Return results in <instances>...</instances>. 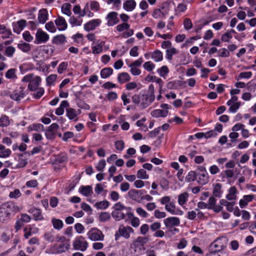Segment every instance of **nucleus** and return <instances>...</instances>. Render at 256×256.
Here are the masks:
<instances>
[{"label": "nucleus", "mask_w": 256, "mask_h": 256, "mask_svg": "<svg viewBox=\"0 0 256 256\" xmlns=\"http://www.w3.org/2000/svg\"><path fill=\"white\" fill-rule=\"evenodd\" d=\"M164 9V7L162 8H157L154 10L152 13V16L154 18L156 19H160L164 18L166 16V14L162 12Z\"/></svg>", "instance_id": "obj_35"}, {"label": "nucleus", "mask_w": 256, "mask_h": 256, "mask_svg": "<svg viewBox=\"0 0 256 256\" xmlns=\"http://www.w3.org/2000/svg\"><path fill=\"white\" fill-rule=\"evenodd\" d=\"M198 182L202 185L207 184L209 181V176L204 168L203 170L198 174Z\"/></svg>", "instance_id": "obj_18"}, {"label": "nucleus", "mask_w": 256, "mask_h": 256, "mask_svg": "<svg viewBox=\"0 0 256 256\" xmlns=\"http://www.w3.org/2000/svg\"><path fill=\"white\" fill-rule=\"evenodd\" d=\"M137 177L141 179H148V175L147 174L146 172L144 169H140L138 171Z\"/></svg>", "instance_id": "obj_57"}, {"label": "nucleus", "mask_w": 256, "mask_h": 256, "mask_svg": "<svg viewBox=\"0 0 256 256\" xmlns=\"http://www.w3.org/2000/svg\"><path fill=\"white\" fill-rule=\"evenodd\" d=\"M164 223L168 230V232L174 234L176 231V218H168L164 220Z\"/></svg>", "instance_id": "obj_10"}, {"label": "nucleus", "mask_w": 256, "mask_h": 256, "mask_svg": "<svg viewBox=\"0 0 256 256\" xmlns=\"http://www.w3.org/2000/svg\"><path fill=\"white\" fill-rule=\"evenodd\" d=\"M206 256H226V254L222 251L210 250V251L206 254Z\"/></svg>", "instance_id": "obj_58"}, {"label": "nucleus", "mask_w": 256, "mask_h": 256, "mask_svg": "<svg viewBox=\"0 0 256 256\" xmlns=\"http://www.w3.org/2000/svg\"><path fill=\"white\" fill-rule=\"evenodd\" d=\"M158 72L162 77L165 78L168 73V68L166 66H162L157 70Z\"/></svg>", "instance_id": "obj_48"}, {"label": "nucleus", "mask_w": 256, "mask_h": 256, "mask_svg": "<svg viewBox=\"0 0 256 256\" xmlns=\"http://www.w3.org/2000/svg\"><path fill=\"white\" fill-rule=\"evenodd\" d=\"M136 4L134 0H126L123 4V8L126 11L133 10L136 6Z\"/></svg>", "instance_id": "obj_25"}, {"label": "nucleus", "mask_w": 256, "mask_h": 256, "mask_svg": "<svg viewBox=\"0 0 256 256\" xmlns=\"http://www.w3.org/2000/svg\"><path fill=\"white\" fill-rule=\"evenodd\" d=\"M110 218V214L108 212H104L101 213L99 216V220L100 222H106Z\"/></svg>", "instance_id": "obj_59"}, {"label": "nucleus", "mask_w": 256, "mask_h": 256, "mask_svg": "<svg viewBox=\"0 0 256 256\" xmlns=\"http://www.w3.org/2000/svg\"><path fill=\"white\" fill-rule=\"evenodd\" d=\"M110 206L109 202L106 200H102L97 202L94 204V206L98 209L104 210Z\"/></svg>", "instance_id": "obj_39"}, {"label": "nucleus", "mask_w": 256, "mask_h": 256, "mask_svg": "<svg viewBox=\"0 0 256 256\" xmlns=\"http://www.w3.org/2000/svg\"><path fill=\"white\" fill-rule=\"evenodd\" d=\"M28 212L32 214L35 220H42L44 219L42 214V211L40 208H32L29 210Z\"/></svg>", "instance_id": "obj_20"}, {"label": "nucleus", "mask_w": 256, "mask_h": 256, "mask_svg": "<svg viewBox=\"0 0 256 256\" xmlns=\"http://www.w3.org/2000/svg\"><path fill=\"white\" fill-rule=\"evenodd\" d=\"M38 18L40 23L44 24L48 19V10L45 8L40 10L38 12Z\"/></svg>", "instance_id": "obj_24"}, {"label": "nucleus", "mask_w": 256, "mask_h": 256, "mask_svg": "<svg viewBox=\"0 0 256 256\" xmlns=\"http://www.w3.org/2000/svg\"><path fill=\"white\" fill-rule=\"evenodd\" d=\"M92 53L94 54H98L102 50V42L98 44L96 46H92Z\"/></svg>", "instance_id": "obj_56"}, {"label": "nucleus", "mask_w": 256, "mask_h": 256, "mask_svg": "<svg viewBox=\"0 0 256 256\" xmlns=\"http://www.w3.org/2000/svg\"><path fill=\"white\" fill-rule=\"evenodd\" d=\"M32 228L31 226L26 227L24 229V238L26 239L28 238L32 234Z\"/></svg>", "instance_id": "obj_61"}, {"label": "nucleus", "mask_w": 256, "mask_h": 256, "mask_svg": "<svg viewBox=\"0 0 256 256\" xmlns=\"http://www.w3.org/2000/svg\"><path fill=\"white\" fill-rule=\"evenodd\" d=\"M79 192L85 196H90L93 194L92 187L90 186H81Z\"/></svg>", "instance_id": "obj_26"}, {"label": "nucleus", "mask_w": 256, "mask_h": 256, "mask_svg": "<svg viewBox=\"0 0 256 256\" xmlns=\"http://www.w3.org/2000/svg\"><path fill=\"white\" fill-rule=\"evenodd\" d=\"M22 81L28 82V89L31 92L36 90L42 82V78L40 76H36L33 73L28 74L23 77Z\"/></svg>", "instance_id": "obj_4"}, {"label": "nucleus", "mask_w": 256, "mask_h": 256, "mask_svg": "<svg viewBox=\"0 0 256 256\" xmlns=\"http://www.w3.org/2000/svg\"><path fill=\"white\" fill-rule=\"evenodd\" d=\"M52 222L54 228L56 230H60L62 228L64 224L62 220L53 218L52 220Z\"/></svg>", "instance_id": "obj_40"}, {"label": "nucleus", "mask_w": 256, "mask_h": 256, "mask_svg": "<svg viewBox=\"0 0 256 256\" xmlns=\"http://www.w3.org/2000/svg\"><path fill=\"white\" fill-rule=\"evenodd\" d=\"M16 70L15 68H10L8 70L6 73V77L8 79H16Z\"/></svg>", "instance_id": "obj_49"}, {"label": "nucleus", "mask_w": 256, "mask_h": 256, "mask_svg": "<svg viewBox=\"0 0 256 256\" xmlns=\"http://www.w3.org/2000/svg\"><path fill=\"white\" fill-rule=\"evenodd\" d=\"M71 4L69 3H65L62 6V12L68 16H70L72 14L70 9H71Z\"/></svg>", "instance_id": "obj_44"}, {"label": "nucleus", "mask_w": 256, "mask_h": 256, "mask_svg": "<svg viewBox=\"0 0 256 256\" xmlns=\"http://www.w3.org/2000/svg\"><path fill=\"white\" fill-rule=\"evenodd\" d=\"M69 103L67 100H63L58 108L56 109V114L58 116H61L64 112V108L68 107Z\"/></svg>", "instance_id": "obj_29"}, {"label": "nucleus", "mask_w": 256, "mask_h": 256, "mask_svg": "<svg viewBox=\"0 0 256 256\" xmlns=\"http://www.w3.org/2000/svg\"><path fill=\"white\" fill-rule=\"evenodd\" d=\"M0 34H3L2 36L3 38H8L12 32L4 25H0Z\"/></svg>", "instance_id": "obj_41"}, {"label": "nucleus", "mask_w": 256, "mask_h": 256, "mask_svg": "<svg viewBox=\"0 0 256 256\" xmlns=\"http://www.w3.org/2000/svg\"><path fill=\"white\" fill-rule=\"evenodd\" d=\"M118 15V14L115 12H110L107 14L106 20H107V25L108 26H112L118 22L119 19Z\"/></svg>", "instance_id": "obj_13"}, {"label": "nucleus", "mask_w": 256, "mask_h": 256, "mask_svg": "<svg viewBox=\"0 0 256 256\" xmlns=\"http://www.w3.org/2000/svg\"><path fill=\"white\" fill-rule=\"evenodd\" d=\"M18 48L24 52H28L31 50V45L28 43L22 42L18 44Z\"/></svg>", "instance_id": "obj_38"}, {"label": "nucleus", "mask_w": 256, "mask_h": 256, "mask_svg": "<svg viewBox=\"0 0 256 256\" xmlns=\"http://www.w3.org/2000/svg\"><path fill=\"white\" fill-rule=\"evenodd\" d=\"M213 194L218 198H220L222 194V185L220 183H217L214 186Z\"/></svg>", "instance_id": "obj_34"}, {"label": "nucleus", "mask_w": 256, "mask_h": 256, "mask_svg": "<svg viewBox=\"0 0 256 256\" xmlns=\"http://www.w3.org/2000/svg\"><path fill=\"white\" fill-rule=\"evenodd\" d=\"M142 190H138L136 189H131L128 192V196L132 200L140 202L142 200Z\"/></svg>", "instance_id": "obj_16"}, {"label": "nucleus", "mask_w": 256, "mask_h": 256, "mask_svg": "<svg viewBox=\"0 0 256 256\" xmlns=\"http://www.w3.org/2000/svg\"><path fill=\"white\" fill-rule=\"evenodd\" d=\"M188 194L186 192L180 194L178 196V201L179 204L182 206L188 200Z\"/></svg>", "instance_id": "obj_50"}, {"label": "nucleus", "mask_w": 256, "mask_h": 256, "mask_svg": "<svg viewBox=\"0 0 256 256\" xmlns=\"http://www.w3.org/2000/svg\"><path fill=\"white\" fill-rule=\"evenodd\" d=\"M66 42V38L63 34L57 35L54 37L52 42L53 44L60 45L64 44Z\"/></svg>", "instance_id": "obj_30"}, {"label": "nucleus", "mask_w": 256, "mask_h": 256, "mask_svg": "<svg viewBox=\"0 0 256 256\" xmlns=\"http://www.w3.org/2000/svg\"><path fill=\"white\" fill-rule=\"evenodd\" d=\"M88 7L89 3L87 2L82 10V14H80V17H83L86 15H87L89 18H91L94 16V13L90 11Z\"/></svg>", "instance_id": "obj_43"}, {"label": "nucleus", "mask_w": 256, "mask_h": 256, "mask_svg": "<svg viewBox=\"0 0 256 256\" xmlns=\"http://www.w3.org/2000/svg\"><path fill=\"white\" fill-rule=\"evenodd\" d=\"M26 94L24 88L20 87V90H15L10 94V98L14 100H19Z\"/></svg>", "instance_id": "obj_19"}, {"label": "nucleus", "mask_w": 256, "mask_h": 256, "mask_svg": "<svg viewBox=\"0 0 256 256\" xmlns=\"http://www.w3.org/2000/svg\"><path fill=\"white\" fill-rule=\"evenodd\" d=\"M152 58L156 62L162 60V53L159 50H156L152 54Z\"/></svg>", "instance_id": "obj_37"}, {"label": "nucleus", "mask_w": 256, "mask_h": 256, "mask_svg": "<svg viewBox=\"0 0 256 256\" xmlns=\"http://www.w3.org/2000/svg\"><path fill=\"white\" fill-rule=\"evenodd\" d=\"M90 9L92 10L97 12L100 10V6L99 3L96 1H91L90 3Z\"/></svg>", "instance_id": "obj_64"}, {"label": "nucleus", "mask_w": 256, "mask_h": 256, "mask_svg": "<svg viewBox=\"0 0 256 256\" xmlns=\"http://www.w3.org/2000/svg\"><path fill=\"white\" fill-rule=\"evenodd\" d=\"M56 74H52L50 75L46 78V85L48 86L54 85V82L56 81Z\"/></svg>", "instance_id": "obj_53"}, {"label": "nucleus", "mask_w": 256, "mask_h": 256, "mask_svg": "<svg viewBox=\"0 0 256 256\" xmlns=\"http://www.w3.org/2000/svg\"><path fill=\"white\" fill-rule=\"evenodd\" d=\"M143 66L146 70L150 72L154 68L155 65L150 61H148L146 62L144 64Z\"/></svg>", "instance_id": "obj_62"}, {"label": "nucleus", "mask_w": 256, "mask_h": 256, "mask_svg": "<svg viewBox=\"0 0 256 256\" xmlns=\"http://www.w3.org/2000/svg\"><path fill=\"white\" fill-rule=\"evenodd\" d=\"M130 79V74L126 72H120L118 74V80L120 84H124L128 81Z\"/></svg>", "instance_id": "obj_28"}, {"label": "nucleus", "mask_w": 256, "mask_h": 256, "mask_svg": "<svg viewBox=\"0 0 256 256\" xmlns=\"http://www.w3.org/2000/svg\"><path fill=\"white\" fill-rule=\"evenodd\" d=\"M148 241V238L146 237L138 236L132 243L135 248V251H136L137 249L140 250H145L144 246Z\"/></svg>", "instance_id": "obj_11"}, {"label": "nucleus", "mask_w": 256, "mask_h": 256, "mask_svg": "<svg viewBox=\"0 0 256 256\" xmlns=\"http://www.w3.org/2000/svg\"><path fill=\"white\" fill-rule=\"evenodd\" d=\"M11 150L9 148L0 144V158H7L11 154Z\"/></svg>", "instance_id": "obj_33"}, {"label": "nucleus", "mask_w": 256, "mask_h": 256, "mask_svg": "<svg viewBox=\"0 0 256 256\" xmlns=\"http://www.w3.org/2000/svg\"><path fill=\"white\" fill-rule=\"evenodd\" d=\"M26 26V20H21L16 23L13 24V30L14 32L18 34H20V32Z\"/></svg>", "instance_id": "obj_21"}, {"label": "nucleus", "mask_w": 256, "mask_h": 256, "mask_svg": "<svg viewBox=\"0 0 256 256\" xmlns=\"http://www.w3.org/2000/svg\"><path fill=\"white\" fill-rule=\"evenodd\" d=\"M102 22L100 19H95L90 20L84 25V29L87 32L94 30Z\"/></svg>", "instance_id": "obj_17"}, {"label": "nucleus", "mask_w": 256, "mask_h": 256, "mask_svg": "<svg viewBox=\"0 0 256 256\" xmlns=\"http://www.w3.org/2000/svg\"><path fill=\"white\" fill-rule=\"evenodd\" d=\"M31 218L30 216L26 214H22L20 218L16 222L15 229L16 231L18 230L23 226L24 223L29 222Z\"/></svg>", "instance_id": "obj_15"}, {"label": "nucleus", "mask_w": 256, "mask_h": 256, "mask_svg": "<svg viewBox=\"0 0 256 256\" xmlns=\"http://www.w3.org/2000/svg\"><path fill=\"white\" fill-rule=\"evenodd\" d=\"M130 96V93L128 92V94L123 93L122 95L121 98L123 102V104L124 106H126L130 102V99L129 97Z\"/></svg>", "instance_id": "obj_60"}, {"label": "nucleus", "mask_w": 256, "mask_h": 256, "mask_svg": "<svg viewBox=\"0 0 256 256\" xmlns=\"http://www.w3.org/2000/svg\"><path fill=\"white\" fill-rule=\"evenodd\" d=\"M236 192L237 190L235 186L231 187L228 190V194L226 196V198L230 200H236Z\"/></svg>", "instance_id": "obj_32"}, {"label": "nucleus", "mask_w": 256, "mask_h": 256, "mask_svg": "<svg viewBox=\"0 0 256 256\" xmlns=\"http://www.w3.org/2000/svg\"><path fill=\"white\" fill-rule=\"evenodd\" d=\"M66 112V116L70 120H73L74 121H77L78 120V113L75 109L68 107Z\"/></svg>", "instance_id": "obj_23"}, {"label": "nucleus", "mask_w": 256, "mask_h": 256, "mask_svg": "<svg viewBox=\"0 0 256 256\" xmlns=\"http://www.w3.org/2000/svg\"><path fill=\"white\" fill-rule=\"evenodd\" d=\"M73 248L76 250H79L82 252L86 250L88 247V242L82 236L76 237L73 242Z\"/></svg>", "instance_id": "obj_6"}, {"label": "nucleus", "mask_w": 256, "mask_h": 256, "mask_svg": "<svg viewBox=\"0 0 256 256\" xmlns=\"http://www.w3.org/2000/svg\"><path fill=\"white\" fill-rule=\"evenodd\" d=\"M226 238H220L216 239L211 245L210 250L218 251L222 250L226 246Z\"/></svg>", "instance_id": "obj_12"}, {"label": "nucleus", "mask_w": 256, "mask_h": 256, "mask_svg": "<svg viewBox=\"0 0 256 256\" xmlns=\"http://www.w3.org/2000/svg\"><path fill=\"white\" fill-rule=\"evenodd\" d=\"M69 22L72 26H80L82 24V20H78L74 16H72L69 20Z\"/></svg>", "instance_id": "obj_47"}, {"label": "nucleus", "mask_w": 256, "mask_h": 256, "mask_svg": "<svg viewBox=\"0 0 256 256\" xmlns=\"http://www.w3.org/2000/svg\"><path fill=\"white\" fill-rule=\"evenodd\" d=\"M49 40V35L43 31L42 29L38 28L36 34V38L34 41L36 44L46 43Z\"/></svg>", "instance_id": "obj_9"}, {"label": "nucleus", "mask_w": 256, "mask_h": 256, "mask_svg": "<svg viewBox=\"0 0 256 256\" xmlns=\"http://www.w3.org/2000/svg\"><path fill=\"white\" fill-rule=\"evenodd\" d=\"M88 238L92 241L103 240L104 234L98 228H92L87 234Z\"/></svg>", "instance_id": "obj_7"}, {"label": "nucleus", "mask_w": 256, "mask_h": 256, "mask_svg": "<svg viewBox=\"0 0 256 256\" xmlns=\"http://www.w3.org/2000/svg\"><path fill=\"white\" fill-rule=\"evenodd\" d=\"M10 124L9 118L6 115H2L0 118V127H6Z\"/></svg>", "instance_id": "obj_42"}, {"label": "nucleus", "mask_w": 256, "mask_h": 256, "mask_svg": "<svg viewBox=\"0 0 256 256\" xmlns=\"http://www.w3.org/2000/svg\"><path fill=\"white\" fill-rule=\"evenodd\" d=\"M113 70L110 68H102L100 71V76L102 78H106L112 74Z\"/></svg>", "instance_id": "obj_36"}, {"label": "nucleus", "mask_w": 256, "mask_h": 256, "mask_svg": "<svg viewBox=\"0 0 256 256\" xmlns=\"http://www.w3.org/2000/svg\"><path fill=\"white\" fill-rule=\"evenodd\" d=\"M168 114L167 110H162L160 109L155 110L152 112L151 115L154 118L166 117Z\"/></svg>", "instance_id": "obj_31"}, {"label": "nucleus", "mask_w": 256, "mask_h": 256, "mask_svg": "<svg viewBox=\"0 0 256 256\" xmlns=\"http://www.w3.org/2000/svg\"><path fill=\"white\" fill-rule=\"evenodd\" d=\"M132 103L138 106L142 109L148 107L154 100L152 96L147 94H134L132 96Z\"/></svg>", "instance_id": "obj_3"}, {"label": "nucleus", "mask_w": 256, "mask_h": 256, "mask_svg": "<svg viewBox=\"0 0 256 256\" xmlns=\"http://www.w3.org/2000/svg\"><path fill=\"white\" fill-rule=\"evenodd\" d=\"M114 210L112 212V218L116 220H120L125 218V215H127L129 218L133 216L130 207H126L124 206L120 202L114 204L113 206Z\"/></svg>", "instance_id": "obj_1"}, {"label": "nucleus", "mask_w": 256, "mask_h": 256, "mask_svg": "<svg viewBox=\"0 0 256 256\" xmlns=\"http://www.w3.org/2000/svg\"><path fill=\"white\" fill-rule=\"evenodd\" d=\"M59 128V126L56 123L52 124L46 132V136L47 138L53 140L55 138L57 130Z\"/></svg>", "instance_id": "obj_14"}, {"label": "nucleus", "mask_w": 256, "mask_h": 256, "mask_svg": "<svg viewBox=\"0 0 256 256\" xmlns=\"http://www.w3.org/2000/svg\"><path fill=\"white\" fill-rule=\"evenodd\" d=\"M46 28L49 32H54L56 30V28L52 22H50L46 24Z\"/></svg>", "instance_id": "obj_63"}, {"label": "nucleus", "mask_w": 256, "mask_h": 256, "mask_svg": "<svg viewBox=\"0 0 256 256\" xmlns=\"http://www.w3.org/2000/svg\"><path fill=\"white\" fill-rule=\"evenodd\" d=\"M134 232V229L130 226H125L123 225H120L114 234L115 240H118L120 236H122L126 239H128L130 237V234L133 233Z\"/></svg>", "instance_id": "obj_5"}, {"label": "nucleus", "mask_w": 256, "mask_h": 256, "mask_svg": "<svg viewBox=\"0 0 256 256\" xmlns=\"http://www.w3.org/2000/svg\"><path fill=\"white\" fill-rule=\"evenodd\" d=\"M55 23L60 30H64L67 28L66 22L62 16H59L55 20Z\"/></svg>", "instance_id": "obj_22"}, {"label": "nucleus", "mask_w": 256, "mask_h": 256, "mask_svg": "<svg viewBox=\"0 0 256 256\" xmlns=\"http://www.w3.org/2000/svg\"><path fill=\"white\" fill-rule=\"evenodd\" d=\"M18 207L12 202L2 203L0 206V222H4L8 220L10 214L18 211Z\"/></svg>", "instance_id": "obj_2"}, {"label": "nucleus", "mask_w": 256, "mask_h": 256, "mask_svg": "<svg viewBox=\"0 0 256 256\" xmlns=\"http://www.w3.org/2000/svg\"><path fill=\"white\" fill-rule=\"evenodd\" d=\"M15 51L16 48L12 46H9L6 48L4 54L7 56L11 58L13 56Z\"/></svg>", "instance_id": "obj_55"}, {"label": "nucleus", "mask_w": 256, "mask_h": 256, "mask_svg": "<svg viewBox=\"0 0 256 256\" xmlns=\"http://www.w3.org/2000/svg\"><path fill=\"white\" fill-rule=\"evenodd\" d=\"M252 73L250 72H240L238 76L236 77L237 80H239L242 78L248 79L251 78Z\"/></svg>", "instance_id": "obj_45"}, {"label": "nucleus", "mask_w": 256, "mask_h": 256, "mask_svg": "<svg viewBox=\"0 0 256 256\" xmlns=\"http://www.w3.org/2000/svg\"><path fill=\"white\" fill-rule=\"evenodd\" d=\"M36 92L33 94V97L36 99H40L44 94V90L43 88L38 87L36 89Z\"/></svg>", "instance_id": "obj_46"}, {"label": "nucleus", "mask_w": 256, "mask_h": 256, "mask_svg": "<svg viewBox=\"0 0 256 256\" xmlns=\"http://www.w3.org/2000/svg\"><path fill=\"white\" fill-rule=\"evenodd\" d=\"M23 154H21L20 155L18 158V162L16 166L18 168H22L26 166L28 164V162L26 159H24L22 158Z\"/></svg>", "instance_id": "obj_51"}, {"label": "nucleus", "mask_w": 256, "mask_h": 256, "mask_svg": "<svg viewBox=\"0 0 256 256\" xmlns=\"http://www.w3.org/2000/svg\"><path fill=\"white\" fill-rule=\"evenodd\" d=\"M236 32L233 29L228 30L221 36V40L224 42H230V40L232 38V34Z\"/></svg>", "instance_id": "obj_27"}, {"label": "nucleus", "mask_w": 256, "mask_h": 256, "mask_svg": "<svg viewBox=\"0 0 256 256\" xmlns=\"http://www.w3.org/2000/svg\"><path fill=\"white\" fill-rule=\"evenodd\" d=\"M232 104L230 105H228L230 106L229 110L232 112L235 113L240 108L241 103L240 102H234V103H231Z\"/></svg>", "instance_id": "obj_54"}, {"label": "nucleus", "mask_w": 256, "mask_h": 256, "mask_svg": "<svg viewBox=\"0 0 256 256\" xmlns=\"http://www.w3.org/2000/svg\"><path fill=\"white\" fill-rule=\"evenodd\" d=\"M70 248V244L67 242L59 245L56 244L52 246L50 251L53 254H59L66 252Z\"/></svg>", "instance_id": "obj_8"}, {"label": "nucleus", "mask_w": 256, "mask_h": 256, "mask_svg": "<svg viewBox=\"0 0 256 256\" xmlns=\"http://www.w3.org/2000/svg\"><path fill=\"white\" fill-rule=\"evenodd\" d=\"M196 178V174L194 171H190L185 178V181L190 182L195 180Z\"/></svg>", "instance_id": "obj_52"}]
</instances>
